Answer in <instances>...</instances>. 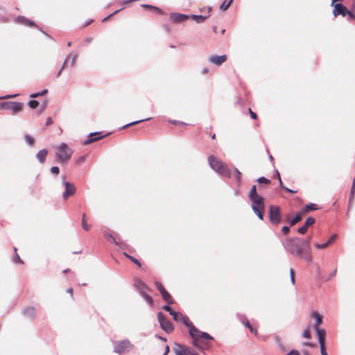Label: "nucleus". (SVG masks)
Masks as SVG:
<instances>
[{"instance_id": "25", "label": "nucleus", "mask_w": 355, "mask_h": 355, "mask_svg": "<svg viewBox=\"0 0 355 355\" xmlns=\"http://www.w3.org/2000/svg\"><path fill=\"white\" fill-rule=\"evenodd\" d=\"M302 211L297 212L296 214V215L292 219L290 220V221H289L290 225L293 226L294 225H295L296 223L300 222L302 218Z\"/></svg>"}, {"instance_id": "51", "label": "nucleus", "mask_w": 355, "mask_h": 355, "mask_svg": "<svg viewBox=\"0 0 355 355\" xmlns=\"http://www.w3.org/2000/svg\"><path fill=\"white\" fill-rule=\"evenodd\" d=\"M347 16L348 17V20H355V14L353 11L348 10V14H347Z\"/></svg>"}, {"instance_id": "21", "label": "nucleus", "mask_w": 355, "mask_h": 355, "mask_svg": "<svg viewBox=\"0 0 355 355\" xmlns=\"http://www.w3.org/2000/svg\"><path fill=\"white\" fill-rule=\"evenodd\" d=\"M48 152L47 150L44 148L42 150H40L37 154H36V158L38 159V161L43 164L46 160V157Z\"/></svg>"}, {"instance_id": "39", "label": "nucleus", "mask_w": 355, "mask_h": 355, "mask_svg": "<svg viewBox=\"0 0 355 355\" xmlns=\"http://www.w3.org/2000/svg\"><path fill=\"white\" fill-rule=\"evenodd\" d=\"M85 216L86 214H83L82 218V226L85 230L88 231L90 228V226L87 223V221L85 220Z\"/></svg>"}, {"instance_id": "24", "label": "nucleus", "mask_w": 355, "mask_h": 355, "mask_svg": "<svg viewBox=\"0 0 355 355\" xmlns=\"http://www.w3.org/2000/svg\"><path fill=\"white\" fill-rule=\"evenodd\" d=\"M311 316L315 319L314 329L319 328L318 326L320 325L322 322V319L321 315L317 312H313Z\"/></svg>"}, {"instance_id": "3", "label": "nucleus", "mask_w": 355, "mask_h": 355, "mask_svg": "<svg viewBox=\"0 0 355 355\" xmlns=\"http://www.w3.org/2000/svg\"><path fill=\"white\" fill-rule=\"evenodd\" d=\"M209 164L211 168L220 175L226 178H230L231 171L224 166L223 163L214 155H210L208 158Z\"/></svg>"}, {"instance_id": "64", "label": "nucleus", "mask_w": 355, "mask_h": 355, "mask_svg": "<svg viewBox=\"0 0 355 355\" xmlns=\"http://www.w3.org/2000/svg\"><path fill=\"white\" fill-rule=\"evenodd\" d=\"M52 123H53V120H52L51 117H48L46 119V125H50Z\"/></svg>"}, {"instance_id": "1", "label": "nucleus", "mask_w": 355, "mask_h": 355, "mask_svg": "<svg viewBox=\"0 0 355 355\" xmlns=\"http://www.w3.org/2000/svg\"><path fill=\"white\" fill-rule=\"evenodd\" d=\"M282 244L286 251L291 255L308 263L312 261V252L309 240L292 237L285 239Z\"/></svg>"}, {"instance_id": "49", "label": "nucleus", "mask_w": 355, "mask_h": 355, "mask_svg": "<svg viewBox=\"0 0 355 355\" xmlns=\"http://www.w3.org/2000/svg\"><path fill=\"white\" fill-rule=\"evenodd\" d=\"M51 172L55 175H58L59 174V172H60V168L58 166H52L51 168Z\"/></svg>"}, {"instance_id": "56", "label": "nucleus", "mask_w": 355, "mask_h": 355, "mask_svg": "<svg viewBox=\"0 0 355 355\" xmlns=\"http://www.w3.org/2000/svg\"><path fill=\"white\" fill-rule=\"evenodd\" d=\"M275 173H276L277 175H278V181H279V186L282 189H284V187H285V186H284V184H283V182L282 181V179H281L280 174H279V171L277 170H276Z\"/></svg>"}, {"instance_id": "18", "label": "nucleus", "mask_w": 355, "mask_h": 355, "mask_svg": "<svg viewBox=\"0 0 355 355\" xmlns=\"http://www.w3.org/2000/svg\"><path fill=\"white\" fill-rule=\"evenodd\" d=\"M315 331L318 336V342L320 345H324L325 342V331L320 328H315Z\"/></svg>"}, {"instance_id": "6", "label": "nucleus", "mask_w": 355, "mask_h": 355, "mask_svg": "<svg viewBox=\"0 0 355 355\" xmlns=\"http://www.w3.org/2000/svg\"><path fill=\"white\" fill-rule=\"evenodd\" d=\"M134 347V345L128 339L116 341L114 343V352L119 354L128 352Z\"/></svg>"}, {"instance_id": "31", "label": "nucleus", "mask_w": 355, "mask_h": 355, "mask_svg": "<svg viewBox=\"0 0 355 355\" xmlns=\"http://www.w3.org/2000/svg\"><path fill=\"white\" fill-rule=\"evenodd\" d=\"M233 0H225L220 6L221 10H226L228 9Z\"/></svg>"}, {"instance_id": "15", "label": "nucleus", "mask_w": 355, "mask_h": 355, "mask_svg": "<svg viewBox=\"0 0 355 355\" xmlns=\"http://www.w3.org/2000/svg\"><path fill=\"white\" fill-rule=\"evenodd\" d=\"M15 22L28 26H37L34 21L26 18L24 16H18L14 19Z\"/></svg>"}, {"instance_id": "10", "label": "nucleus", "mask_w": 355, "mask_h": 355, "mask_svg": "<svg viewBox=\"0 0 355 355\" xmlns=\"http://www.w3.org/2000/svg\"><path fill=\"white\" fill-rule=\"evenodd\" d=\"M64 185L65 187L64 191L62 194V198L64 200H67L69 198V197L73 196L76 191V187L74 184L70 183L69 182H64Z\"/></svg>"}, {"instance_id": "5", "label": "nucleus", "mask_w": 355, "mask_h": 355, "mask_svg": "<svg viewBox=\"0 0 355 355\" xmlns=\"http://www.w3.org/2000/svg\"><path fill=\"white\" fill-rule=\"evenodd\" d=\"M23 103L4 101L0 103V109L10 110L12 114H17L22 111Z\"/></svg>"}, {"instance_id": "20", "label": "nucleus", "mask_w": 355, "mask_h": 355, "mask_svg": "<svg viewBox=\"0 0 355 355\" xmlns=\"http://www.w3.org/2000/svg\"><path fill=\"white\" fill-rule=\"evenodd\" d=\"M188 349H189L185 348L180 344H176L175 347L174 348V352L175 355H184L187 354Z\"/></svg>"}, {"instance_id": "29", "label": "nucleus", "mask_w": 355, "mask_h": 355, "mask_svg": "<svg viewBox=\"0 0 355 355\" xmlns=\"http://www.w3.org/2000/svg\"><path fill=\"white\" fill-rule=\"evenodd\" d=\"M140 295L146 300V301L150 304L152 305L153 303V298L147 294L144 291H140Z\"/></svg>"}, {"instance_id": "60", "label": "nucleus", "mask_w": 355, "mask_h": 355, "mask_svg": "<svg viewBox=\"0 0 355 355\" xmlns=\"http://www.w3.org/2000/svg\"><path fill=\"white\" fill-rule=\"evenodd\" d=\"M236 104L240 105H243L245 104V100L243 98L239 97L238 98V100L236 101Z\"/></svg>"}, {"instance_id": "16", "label": "nucleus", "mask_w": 355, "mask_h": 355, "mask_svg": "<svg viewBox=\"0 0 355 355\" xmlns=\"http://www.w3.org/2000/svg\"><path fill=\"white\" fill-rule=\"evenodd\" d=\"M160 294L162 295L163 300L166 301L168 304H173L174 303L172 296L165 288H162Z\"/></svg>"}, {"instance_id": "47", "label": "nucleus", "mask_w": 355, "mask_h": 355, "mask_svg": "<svg viewBox=\"0 0 355 355\" xmlns=\"http://www.w3.org/2000/svg\"><path fill=\"white\" fill-rule=\"evenodd\" d=\"M329 245V243L327 241L323 244L315 243V246L317 249H323Z\"/></svg>"}, {"instance_id": "26", "label": "nucleus", "mask_w": 355, "mask_h": 355, "mask_svg": "<svg viewBox=\"0 0 355 355\" xmlns=\"http://www.w3.org/2000/svg\"><path fill=\"white\" fill-rule=\"evenodd\" d=\"M318 208L317 207V205L313 203H309L305 205L304 207H303L301 210L302 214L306 213L309 210H316Z\"/></svg>"}, {"instance_id": "22", "label": "nucleus", "mask_w": 355, "mask_h": 355, "mask_svg": "<svg viewBox=\"0 0 355 355\" xmlns=\"http://www.w3.org/2000/svg\"><path fill=\"white\" fill-rule=\"evenodd\" d=\"M23 314L24 316L30 319H32L35 316V309L34 307H28L24 310Z\"/></svg>"}, {"instance_id": "9", "label": "nucleus", "mask_w": 355, "mask_h": 355, "mask_svg": "<svg viewBox=\"0 0 355 355\" xmlns=\"http://www.w3.org/2000/svg\"><path fill=\"white\" fill-rule=\"evenodd\" d=\"M331 6L334 8L332 12L334 17H336L338 15H341L342 17H346L347 14H348L347 8L341 3L331 5Z\"/></svg>"}, {"instance_id": "12", "label": "nucleus", "mask_w": 355, "mask_h": 355, "mask_svg": "<svg viewBox=\"0 0 355 355\" xmlns=\"http://www.w3.org/2000/svg\"><path fill=\"white\" fill-rule=\"evenodd\" d=\"M189 19H190V15L185 14L174 12L170 15V19L173 23H181Z\"/></svg>"}, {"instance_id": "2", "label": "nucleus", "mask_w": 355, "mask_h": 355, "mask_svg": "<svg viewBox=\"0 0 355 355\" xmlns=\"http://www.w3.org/2000/svg\"><path fill=\"white\" fill-rule=\"evenodd\" d=\"M249 199L252 202V209L260 220H263L265 207L264 199L257 192V186L253 185L248 193Z\"/></svg>"}, {"instance_id": "57", "label": "nucleus", "mask_w": 355, "mask_h": 355, "mask_svg": "<svg viewBox=\"0 0 355 355\" xmlns=\"http://www.w3.org/2000/svg\"><path fill=\"white\" fill-rule=\"evenodd\" d=\"M290 232V227L288 226H283L282 227V232L284 234H287Z\"/></svg>"}, {"instance_id": "50", "label": "nucleus", "mask_w": 355, "mask_h": 355, "mask_svg": "<svg viewBox=\"0 0 355 355\" xmlns=\"http://www.w3.org/2000/svg\"><path fill=\"white\" fill-rule=\"evenodd\" d=\"M13 262L15 263H23V261H21V259H20L19 256L18 254H15L14 258H13Z\"/></svg>"}, {"instance_id": "19", "label": "nucleus", "mask_w": 355, "mask_h": 355, "mask_svg": "<svg viewBox=\"0 0 355 355\" xmlns=\"http://www.w3.org/2000/svg\"><path fill=\"white\" fill-rule=\"evenodd\" d=\"M189 336L193 340L199 338L201 331H200L193 324L189 328Z\"/></svg>"}, {"instance_id": "45", "label": "nucleus", "mask_w": 355, "mask_h": 355, "mask_svg": "<svg viewBox=\"0 0 355 355\" xmlns=\"http://www.w3.org/2000/svg\"><path fill=\"white\" fill-rule=\"evenodd\" d=\"M168 122L171 124H173V125H187L188 124L183 122V121H177V120H168Z\"/></svg>"}, {"instance_id": "34", "label": "nucleus", "mask_w": 355, "mask_h": 355, "mask_svg": "<svg viewBox=\"0 0 355 355\" xmlns=\"http://www.w3.org/2000/svg\"><path fill=\"white\" fill-rule=\"evenodd\" d=\"M234 172L236 173V182L238 186H240V184L241 183V173L236 168H234Z\"/></svg>"}, {"instance_id": "8", "label": "nucleus", "mask_w": 355, "mask_h": 355, "mask_svg": "<svg viewBox=\"0 0 355 355\" xmlns=\"http://www.w3.org/2000/svg\"><path fill=\"white\" fill-rule=\"evenodd\" d=\"M157 320L159 321V323L160 324V327L166 333H171L173 331L174 327L173 324L169 321L167 320L164 314L162 312H159L157 313Z\"/></svg>"}, {"instance_id": "37", "label": "nucleus", "mask_w": 355, "mask_h": 355, "mask_svg": "<svg viewBox=\"0 0 355 355\" xmlns=\"http://www.w3.org/2000/svg\"><path fill=\"white\" fill-rule=\"evenodd\" d=\"M24 140L25 142L29 146H32L35 141L34 138L29 135H24Z\"/></svg>"}, {"instance_id": "42", "label": "nucleus", "mask_w": 355, "mask_h": 355, "mask_svg": "<svg viewBox=\"0 0 355 355\" xmlns=\"http://www.w3.org/2000/svg\"><path fill=\"white\" fill-rule=\"evenodd\" d=\"M199 338H204L205 340H214V338L211 335H209L208 333H207V332H202L201 331Z\"/></svg>"}, {"instance_id": "36", "label": "nucleus", "mask_w": 355, "mask_h": 355, "mask_svg": "<svg viewBox=\"0 0 355 355\" xmlns=\"http://www.w3.org/2000/svg\"><path fill=\"white\" fill-rule=\"evenodd\" d=\"M355 193V178L353 180L352 188H351V192H350V196H349V204L352 203V200L354 198Z\"/></svg>"}, {"instance_id": "33", "label": "nucleus", "mask_w": 355, "mask_h": 355, "mask_svg": "<svg viewBox=\"0 0 355 355\" xmlns=\"http://www.w3.org/2000/svg\"><path fill=\"white\" fill-rule=\"evenodd\" d=\"M173 317V319L176 322H181V320L183 317V315L180 312H173V314L171 315Z\"/></svg>"}, {"instance_id": "11", "label": "nucleus", "mask_w": 355, "mask_h": 355, "mask_svg": "<svg viewBox=\"0 0 355 355\" xmlns=\"http://www.w3.org/2000/svg\"><path fill=\"white\" fill-rule=\"evenodd\" d=\"M105 137V135H102V133L101 132H91L89 134L87 139L83 142V144L85 146L88 145Z\"/></svg>"}, {"instance_id": "38", "label": "nucleus", "mask_w": 355, "mask_h": 355, "mask_svg": "<svg viewBox=\"0 0 355 355\" xmlns=\"http://www.w3.org/2000/svg\"><path fill=\"white\" fill-rule=\"evenodd\" d=\"M40 105L39 102L37 101V100H34V99H32V100H30L28 102V105L31 108V109H35L36 107H37V106Z\"/></svg>"}, {"instance_id": "35", "label": "nucleus", "mask_w": 355, "mask_h": 355, "mask_svg": "<svg viewBox=\"0 0 355 355\" xmlns=\"http://www.w3.org/2000/svg\"><path fill=\"white\" fill-rule=\"evenodd\" d=\"M48 91L49 90H41L40 92L31 94L29 96L32 98H35L38 96H44L48 92Z\"/></svg>"}, {"instance_id": "48", "label": "nucleus", "mask_w": 355, "mask_h": 355, "mask_svg": "<svg viewBox=\"0 0 355 355\" xmlns=\"http://www.w3.org/2000/svg\"><path fill=\"white\" fill-rule=\"evenodd\" d=\"M123 8H121L119 10H115L114 12H113L112 13L110 14L108 16H107L106 17L103 18L102 19V21L104 22V21H106L110 17H111L112 16L114 15L115 14H116L117 12H119L120 10H123Z\"/></svg>"}, {"instance_id": "14", "label": "nucleus", "mask_w": 355, "mask_h": 355, "mask_svg": "<svg viewBox=\"0 0 355 355\" xmlns=\"http://www.w3.org/2000/svg\"><path fill=\"white\" fill-rule=\"evenodd\" d=\"M315 220L313 217H308L304 224L297 229V232L301 234H304L307 232L308 227L315 223Z\"/></svg>"}, {"instance_id": "13", "label": "nucleus", "mask_w": 355, "mask_h": 355, "mask_svg": "<svg viewBox=\"0 0 355 355\" xmlns=\"http://www.w3.org/2000/svg\"><path fill=\"white\" fill-rule=\"evenodd\" d=\"M227 59L226 55H211L208 58V60L209 62L216 65L220 66L223 62H225Z\"/></svg>"}, {"instance_id": "61", "label": "nucleus", "mask_w": 355, "mask_h": 355, "mask_svg": "<svg viewBox=\"0 0 355 355\" xmlns=\"http://www.w3.org/2000/svg\"><path fill=\"white\" fill-rule=\"evenodd\" d=\"M320 347L321 354L322 355H328V354H327V352L326 351L324 345H320Z\"/></svg>"}, {"instance_id": "59", "label": "nucleus", "mask_w": 355, "mask_h": 355, "mask_svg": "<svg viewBox=\"0 0 355 355\" xmlns=\"http://www.w3.org/2000/svg\"><path fill=\"white\" fill-rule=\"evenodd\" d=\"M337 237V235L336 234L331 235L330 236V238L329 239V240L327 241V242L329 243V244L330 245L331 243H332L335 239H336Z\"/></svg>"}, {"instance_id": "52", "label": "nucleus", "mask_w": 355, "mask_h": 355, "mask_svg": "<svg viewBox=\"0 0 355 355\" xmlns=\"http://www.w3.org/2000/svg\"><path fill=\"white\" fill-rule=\"evenodd\" d=\"M302 336L304 338H311V334H310V332H309V329L307 328L306 329L303 333H302Z\"/></svg>"}, {"instance_id": "17", "label": "nucleus", "mask_w": 355, "mask_h": 355, "mask_svg": "<svg viewBox=\"0 0 355 355\" xmlns=\"http://www.w3.org/2000/svg\"><path fill=\"white\" fill-rule=\"evenodd\" d=\"M192 345L201 352H204L205 349H207L209 347L207 343H200L198 340V338L196 340H193Z\"/></svg>"}, {"instance_id": "32", "label": "nucleus", "mask_w": 355, "mask_h": 355, "mask_svg": "<svg viewBox=\"0 0 355 355\" xmlns=\"http://www.w3.org/2000/svg\"><path fill=\"white\" fill-rule=\"evenodd\" d=\"M123 255H124L125 257H127L128 259H129L132 262H133V263H134L135 264H136L137 266H141V263H140V261H139L137 259H136V258H135V257H132V256L129 255V254H127L126 252H123Z\"/></svg>"}, {"instance_id": "23", "label": "nucleus", "mask_w": 355, "mask_h": 355, "mask_svg": "<svg viewBox=\"0 0 355 355\" xmlns=\"http://www.w3.org/2000/svg\"><path fill=\"white\" fill-rule=\"evenodd\" d=\"M209 15H190V18L194 20L196 22L200 24L202 23Z\"/></svg>"}, {"instance_id": "43", "label": "nucleus", "mask_w": 355, "mask_h": 355, "mask_svg": "<svg viewBox=\"0 0 355 355\" xmlns=\"http://www.w3.org/2000/svg\"><path fill=\"white\" fill-rule=\"evenodd\" d=\"M141 6L142 8H144L154 9V10H155L156 11H157L158 12H162V10H161L159 8H157V7H156V6H153V5H150V4H141Z\"/></svg>"}, {"instance_id": "63", "label": "nucleus", "mask_w": 355, "mask_h": 355, "mask_svg": "<svg viewBox=\"0 0 355 355\" xmlns=\"http://www.w3.org/2000/svg\"><path fill=\"white\" fill-rule=\"evenodd\" d=\"M188 353L189 354V355H199L198 353H196L195 352L194 349H188Z\"/></svg>"}, {"instance_id": "55", "label": "nucleus", "mask_w": 355, "mask_h": 355, "mask_svg": "<svg viewBox=\"0 0 355 355\" xmlns=\"http://www.w3.org/2000/svg\"><path fill=\"white\" fill-rule=\"evenodd\" d=\"M248 111L249 114H250V116L252 119H257V114L255 112H252L250 108H248Z\"/></svg>"}, {"instance_id": "30", "label": "nucleus", "mask_w": 355, "mask_h": 355, "mask_svg": "<svg viewBox=\"0 0 355 355\" xmlns=\"http://www.w3.org/2000/svg\"><path fill=\"white\" fill-rule=\"evenodd\" d=\"M238 318L240 320H242L243 324L248 327V329H251V325L248 321V319H246L243 315L238 313L237 314Z\"/></svg>"}, {"instance_id": "40", "label": "nucleus", "mask_w": 355, "mask_h": 355, "mask_svg": "<svg viewBox=\"0 0 355 355\" xmlns=\"http://www.w3.org/2000/svg\"><path fill=\"white\" fill-rule=\"evenodd\" d=\"M181 322L188 328L193 325V323L189 321V318L184 315L181 320Z\"/></svg>"}, {"instance_id": "58", "label": "nucleus", "mask_w": 355, "mask_h": 355, "mask_svg": "<svg viewBox=\"0 0 355 355\" xmlns=\"http://www.w3.org/2000/svg\"><path fill=\"white\" fill-rule=\"evenodd\" d=\"M155 284L156 288L159 290V293H161V291L162 290V288H164V286H162V284L159 282H155Z\"/></svg>"}, {"instance_id": "7", "label": "nucleus", "mask_w": 355, "mask_h": 355, "mask_svg": "<svg viewBox=\"0 0 355 355\" xmlns=\"http://www.w3.org/2000/svg\"><path fill=\"white\" fill-rule=\"evenodd\" d=\"M268 211L270 223L277 225L282 220L280 207L279 206L270 205L268 208Z\"/></svg>"}, {"instance_id": "54", "label": "nucleus", "mask_w": 355, "mask_h": 355, "mask_svg": "<svg viewBox=\"0 0 355 355\" xmlns=\"http://www.w3.org/2000/svg\"><path fill=\"white\" fill-rule=\"evenodd\" d=\"M291 282L293 284H295V274L292 268L290 269Z\"/></svg>"}, {"instance_id": "46", "label": "nucleus", "mask_w": 355, "mask_h": 355, "mask_svg": "<svg viewBox=\"0 0 355 355\" xmlns=\"http://www.w3.org/2000/svg\"><path fill=\"white\" fill-rule=\"evenodd\" d=\"M162 308V309L167 311L171 315L173 314V312H174L171 307H170L168 304L163 305Z\"/></svg>"}, {"instance_id": "4", "label": "nucleus", "mask_w": 355, "mask_h": 355, "mask_svg": "<svg viewBox=\"0 0 355 355\" xmlns=\"http://www.w3.org/2000/svg\"><path fill=\"white\" fill-rule=\"evenodd\" d=\"M55 153L59 159L62 162H66L71 158L73 150L66 143L62 142L56 148Z\"/></svg>"}, {"instance_id": "62", "label": "nucleus", "mask_w": 355, "mask_h": 355, "mask_svg": "<svg viewBox=\"0 0 355 355\" xmlns=\"http://www.w3.org/2000/svg\"><path fill=\"white\" fill-rule=\"evenodd\" d=\"M286 355H300V353L296 349H292Z\"/></svg>"}, {"instance_id": "28", "label": "nucleus", "mask_w": 355, "mask_h": 355, "mask_svg": "<svg viewBox=\"0 0 355 355\" xmlns=\"http://www.w3.org/2000/svg\"><path fill=\"white\" fill-rule=\"evenodd\" d=\"M135 287L140 293L143 288H146V284L141 280H137L135 283Z\"/></svg>"}, {"instance_id": "27", "label": "nucleus", "mask_w": 355, "mask_h": 355, "mask_svg": "<svg viewBox=\"0 0 355 355\" xmlns=\"http://www.w3.org/2000/svg\"><path fill=\"white\" fill-rule=\"evenodd\" d=\"M151 118H146V119H140V120H137V121H132L131 123H127L124 125H123L121 129H125L127 128H129L132 125H137V124H139L143 121H149Z\"/></svg>"}, {"instance_id": "44", "label": "nucleus", "mask_w": 355, "mask_h": 355, "mask_svg": "<svg viewBox=\"0 0 355 355\" xmlns=\"http://www.w3.org/2000/svg\"><path fill=\"white\" fill-rule=\"evenodd\" d=\"M257 182L260 183V184H270V180L265 177H260L257 180Z\"/></svg>"}, {"instance_id": "53", "label": "nucleus", "mask_w": 355, "mask_h": 355, "mask_svg": "<svg viewBox=\"0 0 355 355\" xmlns=\"http://www.w3.org/2000/svg\"><path fill=\"white\" fill-rule=\"evenodd\" d=\"M105 236L106 237L113 239L114 243H115L116 245H120V243H119L118 241H116V239H114L113 238V236H112V235L111 234H110V233H107V232H105Z\"/></svg>"}, {"instance_id": "41", "label": "nucleus", "mask_w": 355, "mask_h": 355, "mask_svg": "<svg viewBox=\"0 0 355 355\" xmlns=\"http://www.w3.org/2000/svg\"><path fill=\"white\" fill-rule=\"evenodd\" d=\"M181 322L188 328L193 325V323L189 321V318L184 315L181 320Z\"/></svg>"}]
</instances>
